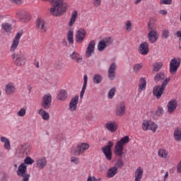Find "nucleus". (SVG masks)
I'll return each mask as SVG.
<instances>
[{
    "label": "nucleus",
    "instance_id": "obj_1",
    "mask_svg": "<svg viewBox=\"0 0 181 181\" xmlns=\"http://www.w3.org/2000/svg\"><path fill=\"white\" fill-rule=\"evenodd\" d=\"M49 1V0H42ZM52 8L49 9L50 15L52 16H63L67 11V4L64 0H49Z\"/></svg>",
    "mask_w": 181,
    "mask_h": 181
},
{
    "label": "nucleus",
    "instance_id": "obj_2",
    "mask_svg": "<svg viewBox=\"0 0 181 181\" xmlns=\"http://www.w3.org/2000/svg\"><path fill=\"white\" fill-rule=\"evenodd\" d=\"M169 81H170V78H167L163 81L160 86L156 85L153 89V95L158 99L160 98L166 86L169 84Z\"/></svg>",
    "mask_w": 181,
    "mask_h": 181
},
{
    "label": "nucleus",
    "instance_id": "obj_3",
    "mask_svg": "<svg viewBox=\"0 0 181 181\" xmlns=\"http://www.w3.org/2000/svg\"><path fill=\"white\" fill-rule=\"evenodd\" d=\"M90 148V145L87 143H80L77 145V148H74L72 147L71 152H74V155H83L87 149Z\"/></svg>",
    "mask_w": 181,
    "mask_h": 181
},
{
    "label": "nucleus",
    "instance_id": "obj_4",
    "mask_svg": "<svg viewBox=\"0 0 181 181\" xmlns=\"http://www.w3.org/2000/svg\"><path fill=\"white\" fill-rule=\"evenodd\" d=\"M112 146H114V143L109 141L107 146L102 148V152H103L107 160H111L112 159V151H111Z\"/></svg>",
    "mask_w": 181,
    "mask_h": 181
},
{
    "label": "nucleus",
    "instance_id": "obj_5",
    "mask_svg": "<svg viewBox=\"0 0 181 181\" xmlns=\"http://www.w3.org/2000/svg\"><path fill=\"white\" fill-rule=\"evenodd\" d=\"M13 60L17 66H25L26 63V57L22 52L13 55Z\"/></svg>",
    "mask_w": 181,
    "mask_h": 181
},
{
    "label": "nucleus",
    "instance_id": "obj_6",
    "mask_svg": "<svg viewBox=\"0 0 181 181\" xmlns=\"http://www.w3.org/2000/svg\"><path fill=\"white\" fill-rule=\"evenodd\" d=\"M41 107L44 110H49L52 107V95L50 93H47L42 97Z\"/></svg>",
    "mask_w": 181,
    "mask_h": 181
},
{
    "label": "nucleus",
    "instance_id": "obj_7",
    "mask_svg": "<svg viewBox=\"0 0 181 181\" xmlns=\"http://www.w3.org/2000/svg\"><path fill=\"white\" fill-rule=\"evenodd\" d=\"M87 36V31L84 30L83 28H80L77 32L76 35V43H83L84 41V39H86V37Z\"/></svg>",
    "mask_w": 181,
    "mask_h": 181
},
{
    "label": "nucleus",
    "instance_id": "obj_8",
    "mask_svg": "<svg viewBox=\"0 0 181 181\" xmlns=\"http://www.w3.org/2000/svg\"><path fill=\"white\" fill-rule=\"evenodd\" d=\"M105 128L111 134H114L118 129V124L115 121H109L105 124Z\"/></svg>",
    "mask_w": 181,
    "mask_h": 181
},
{
    "label": "nucleus",
    "instance_id": "obj_9",
    "mask_svg": "<svg viewBox=\"0 0 181 181\" xmlns=\"http://www.w3.org/2000/svg\"><path fill=\"white\" fill-rule=\"evenodd\" d=\"M179 67H180V62H178L175 58L172 59L170 62V73L175 74L177 71Z\"/></svg>",
    "mask_w": 181,
    "mask_h": 181
},
{
    "label": "nucleus",
    "instance_id": "obj_10",
    "mask_svg": "<svg viewBox=\"0 0 181 181\" xmlns=\"http://www.w3.org/2000/svg\"><path fill=\"white\" fill-rule=\"evenodd\" d=\"M138 52L142 56H146L149 53V45L148 42H141L139 46Z\"/></svg>",
    "mask_w": 181,
    "mask_h": 181
},
{
    "label": "nucleus",
    "instance_id": "obj_11",
    "mask_svg": "<svg viewBox=\"0 0 181 181\" xmlns=\"http://www.w3.org/2000/svg\"><path fill=\"white\" fill-rule=\"evenodd\" d=\"M36 29L42 33H45L47 30L46 22L42 18H37L36 21Z\"/></svg>",
    "mask_w": 181,
    "mask_h": 181
},
{
    "label": "nucleus",
    "instance_id": "obj_12",
    "mask_svg": "<svg viewBox=\"0 0 181 181\" xmlns=\"http://www.w3.org/2000/svg\"><path fill=\"white\" fill-rule=\"evenodd\" d=\"M117 71V64L112 62L108 69L107 74L110 80H115V73Z\"/></svg>",
    "mask_w": 181,
    "mask_h": 181
},
{
    "label": "nucleus",
    "instance_id": "obj_13",
    "mask_svg": "<svg viewBox=\"0 0 181 181\" xmlns=\"http://www.w3.org/2000/svg\"><path fill=\"white\" fill-rule=\"evenodd\" d=\"M22 35H23V33H17L14 40L13 41V43L11 46V52H15L16 50V47H18L19 45V41L21 40V37H22Z\"/></svg>",
    "mask_w": 181,
    "mask_h": 181
},
{
    "label": "nucleus",
    "instance_id": "obj_14",
    "mask_svg": "<svg viewBox=\"0 0 181 181\" xmlns=\"http://www.w3.org/2000/svg\"><path fill=\"white\" fill-rule=\"evenodd\" d=\"M70 59L77 63L78 64H81L83 63V56H81L78 52L74 51L70 55Z\"/></svg>",
    "mask_w": 181,
    "mask_h": 181
},
{
    "label": "nucleus",
    "instance_id": "obj_15",
    "mask_svg": "<svg viewBox=\"0 0 181 181\" xmlns=\"http://www.w3.org/2000/svg\"><path fill=\"white\" fill-rule=\"evenodd\" d=\"M125 102H121L117 105L115 114L118 117H122L125 114Z\"/></svg>",
    "mask_w": 181,
    "mask_h": 181
},
{
    "label": "nucleus",
    "instance_id": "obj_16",
    "mask_svg": "<svg viewBox=\"0 0 181 181\" xmlns=\"http://www.w3.org/2000/svg\"><path fill=\"white\" fill-rule=\"evenodd\" d=\"M95 49V40H91L86 49V57H91V55L93 53H94V50Z\"/></svg>",
    "mask_w": 181,
    "mask_h": 181
},
{
    "label": "nucleus",
    "instance_id": "obj_17",
    "mask_svg": "<svg viewBox=\"0 0 181 181\" xmlns=\"http://www.w3.org/2000/svg\"><path fill=\"white\" fill-rule=\"evenodd\" d=\"M77 104H78V95H76L71 99V101L69 104L70 111H76Z\"/></svg>",
    "mask_w": 181,
    "mask_h": 181
},
{
    "label": "nucleus",
    "instance_id": "obj_18",
    "mask_svg": "<svg viewBox=\"0 0 181 181\" xmlns=\"http://www.w3.org/2000/svg\"><path fill=\"white\" fill-rule=\"evenodd\" d=\"M159 37V35L158 34L157 30H150L148 34V39L150 42L156 43V40H158Z\"/></svg>",
    "mask_w": 181,
    "mask_h": 181
},
{
    "label": "nucleus",
    "instance_id": "obj_19",
    "mask_svg": "<svg viewBox=\"0 0 181 181\" xmlns=\"http://www.w3.org/2000/svg\"><path fill=\"white\" fill-rule=\"evenodd\" d=\"M28 174V165L25 163H21L18 168L17 175L18 176H23V175Z\"/></svg>",
    "mask_w": 181,
    "mask_h": 181
},
{
    "label": "nucleus",
    "instance_id": "obj_20",
    "mask_svg": "<svg viewBox=\"0 0 181 181\" xmlns=\"http://www.w3.org/2000/svg\"><path fill=\"white\" fill-rule=\"evenodd\" d=\"M176 108H177V101L175 100H172L168 102V112L170 113L175 112V110H176Z\"/></svg>",
    "mask_w": 181,
    "mask_h": 181
},
{
    "label": "nucleus",
    "instance_id": "obj_21",
    "mask_svg": "<svg viewBox=\"0 0 181 181\" xmlns=\"http://www.w3.org/2000/svg\"><path fill=\"white\" fill-rule=\"evenodd\" d=\"M124 146H122V144H119L118 142L116 143V145L115 146L114 153L116 155V156H122V152H124Z\"/></svg>",
    "mask_w": 181,
    "mask_h": 181
},
{
    "label": "nucleus",
    "instance_id": "obj_22",
    "mask_svg": "<svg viewBox=\"0 0 181 181\" xmlns=\"http://www.w3.org/2000/svg\"><path fill=\"white\" fill-rule=\"evenodd\" d=\"M144 176V169L141 167H138L135 171V180L134 181H141Z\"/></svg>",
    "mask_w": 181,
    "mask_h": 181
},
{
    "label": "nucleus",
    "instance_id": "obj_23",
    "mask_svg": "<svg viewBox=\"0 0 181 181\" xmlns=\"http://www.w3.org/2000/svg\"><path fill=\"white\" fill-rule=\"evenodd\" d=\"M37 168L38 169H44V168L47 165V160L46 158L42 157L37 160Z\"/></svg>",
    "mask_w": 181,
    "mask_h": 181
},
{
    "label": "nucleus",
    "instance_id": "obj_24",
    "mask_svg": "<svg viewBox=\"0 0 181 181\" xmlns=\"http://www.w3.org/2000/svg\"><path fill=\"white\" fill-rule=\"evenodd\" d=\"M117 173L118 168H117V166L112 167L107 171V177H114V176H115V175H117Z\"/></svg>",
    "mask_w": 181,
    "mask_h": 181
},
{
    "label": "nucleus",
    "instance_id": "obj_25",
    "mask_svg": "<svg viewBox=\"0 0 181 181\" xmlns=\"http://www.w3.org/2000/svg\"><path fill=\"white\" fill-rule=\"evenodd\" d=\"M0 141L4 144V148H6V151H11V141H9L8 138L1 136Z\"/></svg>",
    "mask_w": 181,
    "mask_h": 181
},
{
    "label": "nucleus",
    "instance_id": "obj_26",
    "mask_svg": "<svg viewBox=\"0 0 181 181\" xmlns=\"http://www.w3.org/2000/svg\"><path fill=\"white\" fill-rule=\"evenodd\" d=\"M38 114L42 117L44 121H49L50 118V115H49V112H46L45 110L41 108L38 110Z\"/></svg>",
    "mask_w": 181,
    "mask_h": 181
},
{
    "label": "nucleus",
    "instance_id": "obj_27",
    "mask_svg": "<svg viewBox=\"0 0 181 181\" xmlns=\"http://www.w3.org/2000/svg\"><path fill=\"white\" fill-rule=\"evenodd\" d=\"M15 86L12 83H8L6 86L5 91L7 95H10V94H13L15 93Z\"/></svg>",
    "mask_w": 181,
    "mask_h": 181
},
{
    "label": "nucleus",
    "instance_id": "obj_28",
    "mask_svg": "<svg viewBox=\"0 0 181 181\" xmlns=\"http://www.w3.org/2000/svg\"><path fill=\"white\" fill-rule=\"evenodd\" d=\"M83 80L84 82L80 93V98H83V97H84V93H86V88H87V81H88V77L87 75H84Z\"/></svg>",
    "mask_w": 181,
    "mask_h": 181
},
{
    "label": "nucleus",
    "instance_id": "obj_29",
    "mask_svg": "<svg viewBox=\"0 0 181 181\" xmlns=\"http://www.w3.org/2000/svg\"><path fill=\"white\" fill-rule=\"evenodd\" d=\"M74 31L73 30H69L66 35V39L70 45H74Z\"/></svg>",
    "mask_w": 181,
    "mask_h": 181
},
{
    "label": "nucleus",
    "instance_id": "obj_30",
    "mask_svg": "<svg viewBox=\"0 0 181 181\" xmlns=\"http://www.w3.org/2000/svg\"><path fill=\"white\" fill-rule=\"evenodd\" d=\"M28 21H30V16L26 12H23L20 16V22H22L23 23H26Z\"/></svg>",
    "mask_w": 181,
    "mask_h": 181
},
{
    "label": "nucleus",
    "instance_id": "obj_31",
    "mask_svg": "<svg viewBox=\"0 0 181 181\" xmlns=\"http://www.w3.org/2000/svg\"><path fill=\"white\" fill-rule=\"evenodd\" d=\"M140 83L139 84V91H144L146 88V80L145 78H140Z\"/></svg>",
    "mask_w": 181,
    "mask_h": 181
},
{
    "label": "nucleus",
    "instance_id": "obj_32",
    "mask_svg": "<svg viewBox=\"0 0 181 181\" xmlns=\"http://www.w3.org/2000/svg\"><path fill=\"white\" fill-rule=\"evenodd\" d=\"M77 11H74L71 15V17L70 18V21L69 23V26L71 27L74 23H76V19H77V15H78Z\"/></svg>",
    "mask_w": 181,
    "mask_h": 181
},
{
    "label": "nucleus",
    "instance_id": "obj_33",
    "mask_svg": "<svg viewBox=\"0 0 181 181\" xmlns=\"http://www.w3.org/2000/svg\"><path fill=\"white\" fill-rule=\"evenodd\" d=\"M57 98L60 101H64L67 98V92L64 90H61L57 95Z\"/></svg>",
    "mask_w": 181,
    "mask_h": 181
},
{
    "label": "nucleus",
    "instance_id": "obj_34",
    "mask_svg": "<svg viewBox=\"0 0 181 181\" xmlns=\"http://www.w3.org/2000/svg\"><path fill=\"white\" fill-rule=\"evenodd\" d=\"M165 77V73L158 72L154 77V81H156V83H159V81H162V80H163Z\"/></svg>",
    "mask_w": 181,
    "mask_h": 181
},
{
    "label": "nucleus",
    "instance_id": "obj_35",
    "mask_svg": "<svg viewBox=\"0 0 181 181\" xmlns=\"http://www.w3.org/2000/svg\"><path fill=\"white\" fill-rule=\"evenodd\" d=\"M93 82L94 84H100L103 82V76L100 74H95L93 76Z\"/></svg>",
    "mask_w": 181,
    "mask_h": 181
},
{
    "label": "nucleus",
    "instance_id": "obj_36",
    "mask_svg": "<svg viewBox=\"0 0 181 181\" xmlns=\"http://www.w3.org/2000/svg\"><path fill=\"white\" fill-rule=\"evenodd\" d=\"M102 41L104 42L106 47H108V46H111V45H112V43H114V40H112V38L111 37H105L102 40Z\"/></svg>",
    "mask_w": 181,
    "mask_h": 181
},
{
    "label": "nucleus",
    "instance_id": "obj_37",
    "mask_svg": "<svg viewBox=\"0 0 181 181\" xmlns=\"http://www.w3.org/2000/svg\"><path fill=\"white\" fill-rule=\"evenodd\" d=\"M20 146L22 148L23 151H24L25 155H28L30 153V145H29V144H25Z\"/></svg>",
    "mask_w": 181,
    "mask_h": 181
},
{
    "label": "nucleus",
    "instance_id": "obj_38",
    "mask_svg": "<svg viewBox=\"0 0 181 181\" xmlns=\"http://www.w3.org/2000/svg\"><path fill=\"white\" fill-rule=\"evenodd\" d=\"M129 142V136H125L122 137L119 141H117L120 145L125 146Z\"/></svg>",
    "mask_w": 181,
    "mask_h": 181
},
{
    "label": "nucleus",
    "instance_id": "obj_39",
    "mask_svg": "<svg viewBox=\"0 0 181 181\" xmlns=\"http://www.w3.org/2000/svg\"><path fill=\"white\" fill-rule=\"evenodd\" d=\"M174 138L175 141H181V129H177L175 130Z\"/></svg>",
    "mask_w": 181,
    "mask_h": 181
},
{
    "label": "nucleus",
    "instance_id": "obj_40",
    "mask_svg": "<svg viewBox=\"0 0 181 181\" xmlns=\"http://www.w3.org/2000/svg\"><path fill=\"white\" fill-rule=\"evenodd\" d=\"M105 49H107V46L105 45V42H104L102 40L98 44V50L99 52H103V50H105Z\"/></svg>",
    "mask_w": 181,
    "mask_h": 181
},
{
    "label": "nucleus",
    "instance_id": "obj_41",
    "mask_svg": "<svg viewBox=\"0 0 181 181\" xmlns=\"http://www.w3.org/2000/svg\"><path fill=\"white\" fill-rule=\"evenodd\" d=\"M24 165H33V163H35V160L32 159V158H30V156H27L25 157V158L24 159Z\"/></svg>",
    "mask_w": 181,
    "mask_h": 181
},
{
    "label": "nucleus",
    "instance_id": "obj_42",
    "mask_svg": "<svg viewBox=\"0 0 181 181\" xmlns=\"http://www.w3.org/2000/svg\"><path fill=\"white\" fill-rule=\"evenodd\" d=\"M16 155L18 158H23V156H25V155L23 150L21 148V146H18L16 150Z\"/></svg>",
    "mask_w": 181,
    "mask_h": 181
},
{
    "label": "nucleus",
    "instance_id": "obj_43",
    "mask_svg": "<svg viewBox=\"0 0 181 181\" xmlns=\"http://www.w3.org/2000/svg\"><path fill=\"white\" fill-rule=\"evenodd\" d=\"M163 66V63L162 62H157L156 64L153 65V70L154 71H159Z\"/></svg>",
    "mask_w": 181,
    "mask_h": 181
},
{
    "label": "nucleus",
    "instance_id": "obj_44",
    "mask_svg": "<svg viewBox=\"0 0 181 181\" xmlns=\"http://www.w3.org/2000/svg\"><path fill=\"white\" fill-rule=\"evenodd\" d=\"M148 129L153 131V132H156V129H158V125L153 122H150Z\"/></svg>",
    "mask_w": 181,
    "mask_h": 181
},
{
    "label": "nucleus",
    "instance_id": "obj_45",
    "mask_svg": "<svg viewBox=\"0 0 181 181\" xmlns=\"http://www.w3.org/2000/svg\"><path fill=\"white\" fill-rule=\"evenodd\" d=\"M158 156H160V158H168V151L165 149H160L158 151Z\"/></svg>",
    "mask_w": 181,
    "mask_h": 181
},
{
    "label": "nucleus",
    "instance_id": "obj_46",
    "mask_svg": "<svg viewBox=\"0 0 181 181\" xmlns=\"http://www.w3.org/2000/svg\"><path fill=\"white\" fill-rule=\"evenodd\" d=\"M142 63L140 64H136L133 66V71L134 73H138L141 69H142Z\"/></svg>",
    "mask_w": 181,
    "mask_h": 181
},
{
    "label": "nucleus",
    "instance_id": "obj_47",
    "mask_svg": "<svg viewBox=\"0 0 181 181\" xmlns=\"http://www.w3.org/2000/svg\"><path fill=\"white\" fill-rule=\"evenodd\" d=\"M1 26L2 29H4L6 32H11V30H12V27L9 23H4Z\"/></svg>",
    "mask_w": 181,
    "mask_h": 181
},
{
    "label": "nucleus",
    "instance_id": "obj_48",
    "mask_svg": "<svg viewBox=\"0 0 181 181\" xmlns=\"http://www.w3.org/2000/svg\"><path fill=\"white\" fill-rule=\"evenodd\" d=\"M115 88H112L110 91L108 92L107 97L110 100H112L114 98V95H115Z\"/></svg>",
    "mask_w": 181,
    "mask_h": 181
},
{
    "label": "nucleus",
    "instance_id": "obj_49",
    "mask_svg": "<svg viewBox=\"0 0 181 181\" xmlns=\"http://www.w3.org/2000/svg\"><path fill=\"white\" fill-rule=\"evenodd\" d=\"M150 122L147 120H144L142 123V129L143 131H148L149 129Z\"/></svg>",
    "mask_w": 181,
    "mask_h": 181
},
{
    "label": "nucleus",
    "instance_id": "obj_50",
    "mask_svg": "<svg viewBox=\"0 0 181 181\" xmlns=\"http://www.w3.org/2000/svg\"><path fill=\"white\" fill-rule=\"evenodd\" d=\"M116 168H119L121 169L124 166V161L122 160V158H119L117 161L115 163Z\"/></svg>",
    "mask_w": 181,
    "mask_h": 181
},
{
    "label": "nucleus",
    "instance_id": "obj_51",
    "mask_svg": "<svg viewBox=\"0 0 181 181\" xmlns=\"http://www.w3.org/2000/svg\"><path fill=\"white\" fill-rule=\"evenodd\" d=\"M162 39H168L169 37V31L168 29H164L161 34Z\"/></svg>",
    "mask_w": 181,
    "mask_h": 181
},
{
    "label": "nucleus",
    "instance_id": "obj_52",
    "mask_svg": "<svg viewBox=\"0 0 181 181\" xmlns=\"http://www.w3.org/2000/svg\"><path fill=\"white\" fill-rule=\"evenodd\" d=\"M17 115L18 117H25L26 115V109L21 108L20 110L17 112Z\"/></svg>",
    "mask_w": 181,
    "mask_h": 181
},
{
    "label": "nucleus",
    "instance_id": "obj_53",
    "mask_svg": "<svg viewBox=\"0 0 181 181\" xmlns=\"http://www.w3.org/2000/svg\"><path fill=\"white\" fill-rule=\"evenodd\" d=\"M165 111L163 110V108L161 107H158L157 111H156V115L158 117H160V115H163V113Z\"/></svg>",
    "mask_w": 181,
    "mask_h": 181
},
{
    "label": "nucleus",
    "instance_id": "obj_54",
    "mask_svg": "<svg viewBox=\"0 0 181 181\" xmlns=\"http://www.w3.org/2000/svg\"><path fill=\"white\" fill-rule=\"evenodd\" d=\"M19 177H23L21 181H29V179H30V175L28 173L23 174V175H18Z\"/></svg>",
    "mask_w": 181,
    "mask_h": 181
},
{
    "label": "nucleus",
    "instance_id": "obj_55",
    "mask_svg": "<svg viewBox=\"0 0 181 181\" xmlns=\"http://www.w3.org/2000/svg\"><path fill=\"white\" fill-rule=\"evenodd\" d=\"M71 162L75 165H78V163H80V158L72 156L71 157Z\"/></svg>",
    "mask_w": 181,
    "mask_h": 181
},
{
    "label": "nucleus",
    "instance_id": "obj_56",
    "mask_svg": "<svg viewBox=\"0 0 181 181\" xmlns=\"http://www.w3.org/2000/svg\"><path fill=\"white\" fill-rule=\"evenodd\" d=\"M9 180V174L4 172L2 173L1 181H8Z\"/></svg>",
    "mask_w": 181,
    "mask_h": 181
},
{
    "label": "nucleus",
    "instance_id": "obj_57",
    "mask_svg": "<svg viewBox=\"0 0 181 181\" xmlns=\"http://www.w3.org/2000/svg\"><path fill=\"white\" fill-rule=\"evenodd\" d=\"M126 26V30H127V32H131V30L132 29V23H131V21H127Z\"/></svg>",
    "mask_w": 181,
    "mask_h": 181
},
{
    "label": "nucleus",
    "instance_id": "obj_58",
    "mask_svg": "<svg viewBox=\"0 0 181 181\" xmlns=\"http://www.w3.org/2000/svg\"><path fill=\"white\" fill-rule=\"evenodd\" d=\"M160 5H172V0H160Z\"/></svg>",
    "mask_w": 181,
    "mask_h": 181
},
{
    "label": "nucleus",
    "instance_id": "obj_59",
    "mask_svg": "<svg viewBox=\"0 0 181 181\" xmlns=\"http://www.w3.org/2000/svg\"><path fill=\"white\" fill-rule=\"evenodd\" d=\"M93 5L95 8H98L101 5V0H93Z\"/></svg>",
    "mask_w": 181,
    "mask_h": 181
},
{
    "label": "nucleus",
    "instance_id": "obj_60",
    "mask_svg": "<svg viewBox=\"0 0 181 181\" xmlns=\"http://www.w3.org/2000/svg\"><path fill=\"white\" fill-rule=\"evenodd\" d=\"M148 30H153V23L151 22V20L148 23Z\"/></svg>",
    "mask_w": 181,
    "mask_h": 181
},
{
    "label": "nucleus",
    "instance_id": "obj_61",
    "mask_svg": "<svg viewBox=\"0 0 181 181\" xmlns=\"http://www.w3.org/2000/svg\"><path fill=\"white\" fill-rule=\"evenodd\" d=\"M12 4H15L16 5H22V0H11Z\"/></svg>",
    "mask_w": 181,
    "mask_h": 181
},
{
    "label": "nucleus",
    "instance_id": "obj_62",
    "mask_svg": "<svg viewBox=\"0 0 181 181\" xmlns=\"http://www.w3.org/2000/svg\"><path fill=\"white\" fill-rule=\"evenodd\" d=\"M87 181H97V178H95V177L89 176Z\"/></svg>",
    "mask_w": 181,
    "mask_h": 181
},
{
    "label": "nucleus",
    "instance_id": "obj_63",
    "mask_svg": "<svg viewBox=\"0 0 181 181\" xmlns=\"http://www.w3.org/2000/svg\"><path fill=\"white\" fill-rule=\"evenodd\" d=\"M159 13L160 15H168V11L166 10H160Z\"/></svg>",
    "mask_w": 181,
    "mask_h": 181
},
{
    "label": "nucleus",
    "instance_id": "obj_64",
    "mask_svg": "<svg viewBox=\"0 0 181 181\" xmlns=\"http://www.w3.org/2000/svg\"><path fill=\"white\" fill-rule=\"evenodd\" d=\"M177 37H181V31H177L176 33Z\"/></svg>",
    "mask_w": 181,
    "mask_h": 181
}]
</instances>
